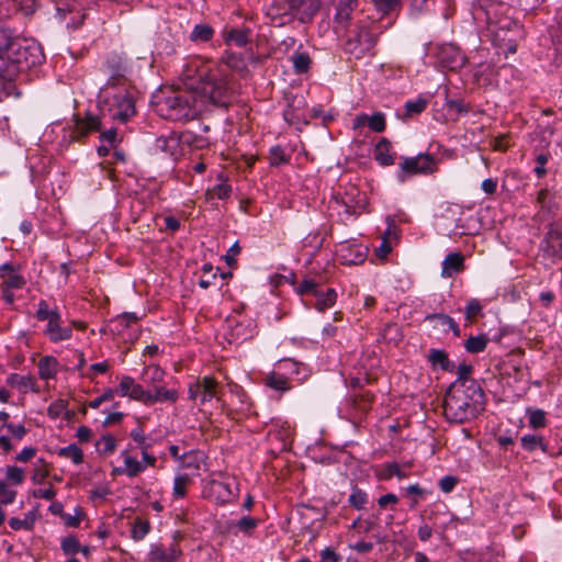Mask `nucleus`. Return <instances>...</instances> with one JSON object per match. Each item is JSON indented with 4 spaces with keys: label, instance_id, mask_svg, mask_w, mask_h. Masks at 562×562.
<instances>
[{
    "label": "nucleus",
    "instance_id": "nucleus-19",
    "mask_svg": "<svg viewBox=\"0 0 562 562\" xmlns=\"http://www.w3.org/2000/svg\"><path fill=\"white\" fill-rule=\"evenodd\" d=\"M263 385L280 393L291 390L290 376L279 366L263 378Z\"/></svg>",
    "mask_w": 562,
    "mask_h": 562
},
{
    "label": "nucleus",
    "instance_id": "nucleus-46",
    "mask_svg": "<svg viewBox=\"0 0 562 562\" xmlns=\"http://www.w3.org/2000/svg\"><path fill=\"white\" fill-rule=\"evenodd\" d=\"M528 424L533 429L543 428L547 425L546 413L539 408H527Z\"/></svg>",
    "mask_w": 562,
    "mask_h": 562
},
{
    "label": "nucleus",
    "instance_id": "nucleus-59",
    "mask_svg": "<svg viewBox=\"0 0 562 562\" xmlns=\"http://www.w3.org/2000/svg\"><path fill=\"white\" fill-rule=\"evenodd\" d=\"M47 414L50 418L56 419L67 414V402L64 400H57L53 402L48 408Z\"/></svg>",
    "mask_w": 562,
    "mask_h": 562
},
{
    "label": "nucleus",
    "instance_id": "nucleus-60",
    "mask_svg": "<svg viewBox=\"0 0 562 562\" xmlns=\"http://www.w3.org/2000/svg\"><path fill=\"white\" fill-rule=\"evenodd\" d=\"M483 310L481 302L477 299H471L465 306L464 313L467 321L471 322L477 317Z\"/></svg>",
    "mask_w": 562,
    "mask_h": 562
},
{
    "label": "nucleus",
    "instance_id": "nucleus-55",
    "mask_svg": "<svg viewBox=\"0 0 562 562\" xmlns=\"http://www.w3.org/2000/svg\"><path fill=\"white\" fill-rule=\"evenodd\" d=\"M99 450L103 454H111L116 449V440L111 435H104L100 438V440L97 443Z\"/></svg>",
    "mask_w": 562,
    "mask_h": 562
},
{
    "label": "nucleus",
    "instance_id": "nucleus-6",
    "mask_svg": "<svg viewBox=\"0 0 562 562\" xmlns=\"http://www.w3.org/2000/svg\"><path fill=\"white\" fill-rule=\"evenodd\" d=\"M35 317L40 322H46L43 334L52 342H60L72 337V329L69 326H63L61 315L57 307H50L48 302L40 300Z\"/></svg>",
    "mask_w": 562,
    "mask_h": 562
},
{
    "label": "nucleus",
    "instance_id": "nucleus-1",
    "mask_svg": "<svg viewBox=\"0 0 562 562\" xmlns=\"http://www.w3.org/2000/svg\"><path fill=\"white\" fill-rule=\"evenodd\" d=\"M485 408V394L477 382H453L445 395L443 412L449 422L462 424Z\"/></svg>",
    "mask_w": 562,
    "mask_h": 562
},
{
    "label": "nucleus",
    "instance_id": "nucleus-5",
    "mask_svg": "<svg viewBox=\"0 0 562 562\" xmlns=\"http://www.w3.org/2000/svg\"><path fill=\"white\" fill-rule=\"evenodd\" d=\"M202 111L199 100L190 92H176L158 105L160 115L170 121H189Z\"/></svg>",
    "mask_w": 562,
    "mask_h": 562
},
{
    "label": "nucleus",
    "instance_id": "nucleus-15",
    "mask_svg": "<svg viewBox=\"0 0 562 562\" xmlns=\"http://www.w3.org/2000/svg\"><path fill=\"white\" fill-rule=\"evenodd\" d=\"M123 464L115 467L112 470V475H126L127 477H135L143 473L147 467H149L144 460L138 461L136 457L130 453L128 449H125L120 454Z\"/></svg>",
    "mask_w": 562,
    "mask_h": 562
},
{
    "label": "nucleus",
    "instance_id": "nucleus-47",
    "mask_svg": "<svg viewBox=\"0 0 562 562\" xmlns=\"http://www.w3.org/2000/svg\"><path fill=\"white\" fill-rule=\"evenodd\" d=\"M58 454L66 459H70L75 464H80L83 461V452L75 443L60 448Z\"/></svg>",
    "mask_w": 562,
    "mask_h": 562
},
{
    "label": "nucleus",
    "instance_id": "nucleus-58",
    "mask_svg": "<svg viewBox=\"0 0 562 562\" xmlns=\"http://www.w3.org/2000/svg\"><path fill=\"white\" fill-rule=\"evenodd\" d=\"M16 492L9 487L8 483L0 480V505L12 504L15 499Z\"/></svg>",
    "mask_w": 562,
    "mask_h": 562
},
{
    "label": "nucleus",
    "instance_id": "nucleus-8",
    "mask_svg": "<svg viewBox=\"0 0 562 562\" xmlns=\"http://www.w3.org/2000/svg\"><path fill=\"white\" fill-rule=\"evenodd\" d=\"M438 169V159L427 153L414 157H403L397 172V180L405 182L408 177L416 175H432Z\"/></svg>",
    "mask_w": 562,
    "mask_h": 562
},
{
    "label": "nucleus",
    "instance_id": "nucleus-40",
    "mask_svg": "<svg viewBox=\"0 0 562 562\" xmlns=\"http://www.w3.org/2000/svg\"><path fill=\"white\" fill-rule=\"evenodd\" d=\"M101 127V122L98 116L88 114L85 119L78 120L76 124V128L81 136H85L94 131H99Z\"/></svg>",
    "mask_w": 562,
    "mask_h": 562
},
{
    "label": "nucleus",
    "instance_id": "nucleus-3",
    "mask_svg": "<svg viewBox=\"0 0 562 562\" xmlns=\"http://www.w3.org/2000/svg\"><path fill=\"white\" fill-rule=\"evenodd\" d=\"M44 54L38 43L15 36L5 60H0V78L14 80L20 74L41 65Z\"/></svg>",
    "mask_w": 562,
    "mask_h": 562
},
{
    "label": "nucleus",
    "instance_id": "nucleus-22",
    "mask_svg": "<svg viewBox=\"0 0 562 562\" xmlns=\"http://www.w3.org/2000/svg\"><path fill=\"white\" fill-rule=\"evenodd\" d=\"M180 148V139L176 135L159 136L154 143V150L168 157H176L179 155Z\"/></svg>",
    "mask_w": 562,
    "mask_h": 562
},
{
    "label": "nucleus",
    "instance_id": "nucleus-56",
    "mask_svg": "<svg viewBox=\"0 0 562 562\" xmlns=\"http://www.w3.org/2000/svg\"><path fill=\"white\" fill-rule=\"evenodd\" d=\"M368 126L375 133H382L386 127L384 114L376 112L370 115L368 119Z\"/></svg>",
    "mask_w": 562,
    "mask_h": 562
},
{
    "label": "nucleus",
    "instance_id": "nucleus-27",
    "mask_svg": "<svg viewBox=\"0 0 562 562\" xmlns=\"http://www.w3.org/2000/svg\"><path fill=\"white\" fill-rule=\"evenodd\" d=\"M0 274L3 279V286L8 289H22L25 284L24 278L16 272L11 263H3L0 267Z\"/></svg>",
    "mask_w": 562,
    "mask_h": 562
},
{
    "label": "nucleus",
    "instance_id": "nucleus-43",
    "mask_svg": "<svg viewBox=\"0 0 562 562\" xmlns=\"http://www.w3.org/2000/svg\"><path fill=\"white\" fill-rule=\"evenodd\" d=\"M291 61L293 66V70L295 74H304L310 69L311 66V57L305 52H294V54L291 56Z\"/></svg>",
    "mask_w": 562,
    "mask_h": 562
},
{
    "label": "nucleus",
    "instance_id": "nucleus-64",
    "mask_svg": "<svg viewBox=\"0 0 562 562\" xmlns=\"http://www.w3.org/2000/svg\"><path fill=\"white\" fill-rule=\"evenodd\" d=\"M13 2L24 15L33 14L37 8L36 0H13Z\"/></svg>",
    "mask_w": 562,
    "mask_h": 562
},
{
    "label": "nucleus",
    "instance_id": "nucleus-28",
    "mask_svg": "<svg viewBox=\"0 0 562 562\" xmlns=\"http://www.w3.org/2000/svg\"><path fill=\"white\" fill-rule=\"evenodd\" d=\"M280 371L286 372L290 380L296 376L297 381H303L307 378V369L303 363H300L293 359H283L279 361Z\"/></svg>",
    "mask_w": 562,
    "mask_h": 562
},
{
    "label": "nucleus",
    "instance_id": "nucleus-52",
    "mask_svg": "<svg viewBox=\"0 0 562 562\" xmlns=\"http://www.w3.org/2000/svg\"><path fill=\"white\" fill-rule=\"evenodd\" d=\"M9 526L13 530H31L34 526V517L29 513L24 519L18 517H11L9 519Z\"/></svg>",
    "mask_w": 562,
    "mask_h": 562
},
{
    "label": "nucleus",
    "instance_id": "nucleus-13",
    "mask_svg": "<svg viewBox=\"0 0 562 562\" xmlns=\"http://www.w3.org/2000/svg\"><path fill=\"white\" fill-rule=\"evenodd\" d=\"M437 61L443 68L457 70L464 65L465 57L456 45L445 44L438 49Z\"/></svg>",
    "mask_w": 562,
    "mask_h": 562
},
{
    "label": "nucleus",
    "instance_id": "nucleus-30",
    "mask_svg": "<svg viewBox=\"0 0 562 562\" xmlns=\"http://www.w3.org/2000/svg\"><path fill=\"white\" fill-rule=\"evenodd\" d=\"M5 383L16 389L22 393H26L29 390L35 391V379L31 375H22L18 373H11L8 375Z\"/></svg>",
    "mask_w": 562,
    "mask_h": 562
},
{
    "label": "nucleus",
    "instance_id": "nucleus-23",
    "mask_svg": "<svg viewBox=\"0 0 562 562\" xmlns=\"http://www.w3.org/2000/svg\"><path fill=\"white\" fill-rule=\"evenodd\" d=\"M249 33L250 31L247 27H225L222 31V38L227 46L244 47L249 42Z\"/></svg>",
    "mask_w": 562,
    "mask_h": 562
},
{
    "label": "nucleus",
    "instance_id": "nucleus-48",
    "mask_svg": "<svg viewBox=\"0 0 562 562\" xmlns=\"http://www.w3.org/2000/svg\"><path fill=\"white\" fill-rule=\"evenodd\" d=\"M190 483L188 474H179L173 480L172 496L175 498H183L187 494V487Z\"/></svg>",
    "mask_w": 562,
    "mask_h": 562
},
{
    "label": "nucleus",
    "instance_id": "nucleus-21",
    "mask_svg": "<svg viewBox=\"0 0 562 562\" xmlns=\"http://www.w3.org/2000/svg\"><path fill=\"white\" fill-rule=\"evenodd\" d=\"M130 437L137 443V447L140 449L142 459L149 465L155 467L156 457L149 453V449L151 447L150 442H148L147 437L142 427H136L131 430Z\"/></svg>",
    "mask_w": 562,
    "mask_h": 562
},
{
    "label": "nucleus",
    "instance_id": "nucleus-35",
    "mask_svg": "<svg viewBox=\"0 0 562 562\" xmlns=\"http://www.w3.org/2000/svg\"><path fill=\"white\" fill-rule=\"evenodd\" d=\"M520 445L524 450L528 452H533L540 449L542 452L548 451V442L544 440L542 436L526 434L520 438Z\"/></svg>",
    "mask_w": 562,
    "mask_h": 562
},
{
    "label": "nucleus",
    "instance_id": "nucleus-50",
    "mask_svg": "<svg viewBox=\"0 0 562 562\" xmlns=\"http://www.w3.org/2000/svg\"><path fill=\"white\" fill-rule=\"evenodd\" d=\"M149 530L150 525L148 520L136 519L133 524L131 535L135 541H139L146 537Z\"/></svg>",
    "mask_w": 562,
    "mask_h": 562
},
{
    "label": "nucleus",
    "instance_id": "nucleus-63",
    "mask_svg": "<svg viewBox=\"0 0 562 562\" xmlns=\"http://www.w3.org/2000/svg\"><path fill=\"white\" fill-rule=\"evenodd\" d=\"M135 384V381L132 376L124 375L121 379V382L115 391V395L120 396H130L133 385Z\"/></svg>",
    "mask_w": 562,
    "mask_h": 562
},
{
    "label": "nucleus",
    "instance_id": "nucleus-37",
    "mask_svg": "<svg viewBox=\"0 0 562 562\" xmlns=\"http://www.w3.org/2000/svg\"><path fill=\"white\" fill-rule=\"evenodd\" d=\"M218 179L221 182L206 191L205 195L207 201H211L215 198L220 200L229 198L232 193V187L226 182V179H224L222 173L218 176Z\"/></svg>",
    "mask_w": 562,
    "mask_h": 562
},
{
    "label": "nucleus",
    "instance_id": "nucleus-44",
    "mask_svg": "<svg viewBox=\"0 0 562 562\" xmlns=\"http://www.w3.org/2000/svg\"><path fill=\"white\" fill-rule=\"evenodd\" d=\"M488 338L484 334L471 336L465 340L464 348L470 353H480L485 350Z\"/></svg>",
    "mask_w": 562,
    "mask_h": 562
},
{
    "label": "nucleus",
    "instance_id": "nucleus-38",
    "mask_svg": "<svg viewBox=\"0 0 562 562\" xmlns=\"http://www.w3.org/2000/svg\"><path fill=\"white\" fill-rule=\"evenodd\" d=\"M314 296L316 299L315 307L319 312H324L334 306L337 300V293L331 288H328L326 292L318 290Z\"/></svg>",
    "mask_w": 562,
    "mask_h": 562
},
{
    "label": "nucleus",
    "instance_id": "nucleus-12",
    "mask_svg": "<svg viewBox=\"0 0 562 562\" xmlns=\"http://www.w3.org/2000/svg\"><path fill=\"white\" fill-rule=\"evenodd\" d=\"M290 0H273L266 10V16L276 27L284 26L294 20Z\"/></svg>",
    "mask_w": 562,
    "mask_h": 562
},
{
    "label": "nucleus",
    "instance_id": "nucleus-29",
    "mask_svg": "<svg viewBox=\"0 0 562 562\" xmlns=\"http://www.w3.org/2000/svg\"><path fill=\"white\" fill-rule=\"evenodd\" d=\"M179 397V393L176 389H165L160 384L153 386L150 390V405L156 403H176Z\"/></svg>",
    "mask_w": 562,
    "mask_h": 562
},
{
    "label": "nucleus",
    "instance_id": "nucleus-45",
    "mask_svg": "<svg viewBox=\"0 0 562 562\" xmlns=\"http://www.w3.org/2000/svg\"><path fill=\"white\" fill-rule=\"evenodd\" d=\"M222 61L229 69H234L237 71H243L246 69L245 60L240 54H236L233 52H225L222 57Z\"/></svg>",
    "mask_w": 562,
    "mask_h": 562
},
{
    "label": "nucleus",
    "instance_id": "nucleus-4",
    "mask_svg": "<svg viewBox=\"0 0 562 562\" xmlns=\"http://www.w3.org/2000/svg\"><path fill=\"white\" fill-rule=\"evenodd\" d=\"M100 110L110 119L126 122L136 112L133 93L127 86H104L99 94Z\"/></svg>",
    "mask_w": 562,
    "mask_h": 562
},
{
    "label": "nucleus",
    "instance_id": "nucleus-25",
    "mask_svg": "<svg viewBox=\"0 0 562 562\" xmlns=\"http://www.w3.org/2000/svg\"><path fill=\"white\" fill-rule=\"evenodd\" d=\"M375 161L382 166H392L395 161V153L392 150V144L389 139L382 138L373 150Z\"/></svg>",
    "mask_w": 562,
    "mask_h": 562
},
{
    "label": "nucleus",
    "instance_id": "nucleus-14",
    "mask_svg": "<svg viewBox=\"0 0 562 562\" xmlns=\"http://www.w3.org/2000/svg\"><path fill=\"white\" fill-rule=\"evenodd\" d=\"M358 7V0H340L336 14H335V23L337 31H344L349 27H352L356 22V10Z\"/></svg>",
    "mask_w": 562,
    "mask_h": 562
},
{
    "label": "nucleus",
    "instance_id": "nucleus-11",
    "mask_svg": "<svg viewBox=\"0 0 562 562\" xmlns=\"http://www.w3.org/2000/svg\"><path fill=\"white\" fill-rule=\"evenodd\" d=\"M286 106L283 110V119L290 125L306 124V100L302 94H285Z\"/></svg>",
    "mask_w": 562,
    "mask_h": 562
},
{
    "label": "nucleus",
    "instance_id": "nucleus-62",
    "mask_svg": "<svg viewBox=\"0 0 562 562\" xmlns=\"http://www.w3.org/2000/svg\"><path fill=\"white\" fill-rule=\"evenodd\" d=\"M460 482L459 477L454 475H445L441 477L438 482V486L441 490L442 493H451L458 483Z\"/></svg>",
    "mask_w": 562,
    "mask_h": 562
},
{
    "label": "nucleus",
    "instance_id": "nucleus-54",
    "mask_svg": "<svg viewBox=\"0 0 562 562\" xmlns=\"http://www.w3.org/2000/svg\"><path fill=\"white\" fill-rule=\"evenodd\" d=\"M61 550L67 555H75L80 551V543L74 536L65 537L60 543Z\"/></svg>",
    "mask_w": 562,
    "mask_h": 562
},
{
    "label": "nucleus",
    "instance_id": "nucleus-33",
    "mask_svg": "<svg viewBox=\"0 0 562 562\" xmlns=\"http://www.w3.org/2000/svg\"><path fill=\"white\" fill-rule=\"evenodd\" d=\"M137 321H138V317L135 313L125 312L110 321L109 329L113 334L121 335L125 328L130 327L132 324L136 323Z\"/></svg>",
    "mask_w": 562,
    "mask_h": 562
},
{
    "label": "nucleus",
    "instance_id": "nucleus-2",
    "mask_svg": "<svg viewBox=\"0 0 562 562\" xmlns=\"http://www.w3.org/2000/svg\"><path fill=\"white\" fill-rule=\"evenodd\" d=\"M194 74L190 68L187 69V78L193 79L196 75V86L199 104L212 103L218 106H227L233 92L232 76L227 68L223 66H194Z\"/></svg>",
    "mask_w": 562,
    "mask_h": 562
},
{
    "label": "nucleus",
    "instance_id": "nucleus-49",
    "mask_svg": "<svg viewBox=\"0 0 562 562\" xmlns=\"http://www.w3.org/2000/svg\"><path fill=\"white\" fill-rule=\"evenodd\" d=\"M14 37L15 35H13L10 30L0 29V60H5Z\"/></svg>",
    "mask_w": 562,
    "mask_h": 562
},
{
    "label": "nucleus",
    "instance_id": "nucleus-39",
    "mask_svg": "<svg viewBox=\"0 0 562 562\" xmlns=\"http://www.w3.org/2000/svg\"><path fill=\"white\" fill-rule=\"evenodd\" d=\"M165 371L158 364H150L144 368L142 372L143 381L151 386L160 384L164 381Z\"/></svg>",
    "mask_w": 562,
    "mask_h": 562
},
{
    "label": "nucleus",
    "instance_id": "nucleus-16",
    "mask_svg": "<svg viewBox=\"0 0 562 562\" xmlns=\"http://www.w3.org/2000/svg\"><path fill=\"white\" fill-rule=\"evenodd\" d=\"M109 79L105 86H127L126 74L128 66L126 60L119 56L112 57L106 63Z\"/></svg>",
    "mask_w": 562,
    "mask_h": 562
},
{
    "label": "nucleus",
    "instance_id": "nucleus-10",
    "mask_svg": "<svg viewBox=\"0 0 562 562\" xmlns=\"http://www.w3.org/2000/svg\"><path fill=\"white\" fill-rule=\"evenodd\" d=\"M428 520L436 531L445 532L450 529H457L461 519L451 513L445 503L431 505L428 513Z\"/></svg>",
    "mask_w": 562,
    "mask_h": 562
},
{
    "label": "nucleus",
    "instance_id": "nucleus-9",
    "mask_svg": "<svg viewBox=\"0 0 562 562\" xmlns=\"http://www.w3.org/2000/svg\"><path fill=\"white\" fill-rule=\"evenodd\" d=\"M188 394L190 400L199 401L201 405L212 398L220 401L218 382L211 375H204L189 384Z\"/></svg>",
    "mask_w": 562,
    "mask_h": 562
},
{
    "label": "nucleus",
    "instance_id": "nucleus-17",
    "mask_svg": "<svg viewBox=\"0 0 562 562\" xmlns=\"http://www.w3.org/2000/svg\"><path fill=\"white\" fill-rule=\"evenodd\" d=\"M294 20L310 22L321 8V0H290Z\"/></svg>",
    "mask_w": 562,
    "mask_h": 562
},
{
    "label": "nucleus",
    "instance_id": "nucleus-57",
    "mask_svg": "<svg viewBox=\"0 0 562 562\" xmlns=\"http://www.w3.org/2000/svg\"><path fill=\"white\" fill-rule=\"evenodd\" d=\"M5 476L11 483L20 485L24 482L25 473L24 470L19 467L9 465L5 469Z\"/></svg>",
    "mask_w": 562,
    "mask_h": 562
},
{
    "label": "nucleus",
    "instance_id": "nucleus-51",
    "mask_svg": "<svg viewBox=\"0 0 562 562\" xmlns=\"http://www.w3.org/2000/svg\"><path fill=\"white\" fill-rule=\"evenodd\" d=\"M548 248L553 256L562 258V234L550 232L548 235Z\"/></svg>",
    "mask_w": 562,
    "mask_h": 562
},
{
    "label": "nucleus",
    "instance_id": "nucleus-24",
    "mask_svg": "<svg viewBox=\"0 0 562 562\" xmlns=\"http://www.w3.org/2000/svg\"><path fill=\"white\" fill-rule=\"evenodd\" d=\"M464 269V257L461 252L448 254L441 263V277L451 278Z\"/></svg>",
    "mask_w": 562,
    "mask_h": 562
},
{
    "label": "nucleus",
    "instance_id": "nucleus-32",
    "mask_svg": "<svg viewBox=\"0 0 562 562\" xmlns=\"http://www.w3.org/2000/svg\"><path fill=\"white\" fill-rule=\"evenodd\" d=\"M427 105H428V99L423 95H418L415 99L407 100L403 106L404 113L402 114V119L407 120L415 115L420 114L422 112H424L426 110Z\"/></svg>",
    "mask_w": 562,
    "mask_h": 562
},
{
    "label": "nucleus",
    "instance_id": "nucleus-31",
    "mask_svg": "<svg viewBox=\"0 0 562 562\" xmlns=\"http://www.w3.org/2000/svg\"><path fill=\"white\" fill-rule=\"evenodd\" d=\"M38 375L42 380H50L57 375L58 361L53 356L42 357L38 361Z\"/></svg>",
    "mask_w": 562,
    "mask_h": 562
},
{
    "label": "nucleus",
    "instance_id": "nucleus-42",
    "mask_svg": "<svg viewBox=\"0 0 562 562\" xmlns=\"http://www.w3.org/2000/svg\"><path fill=\"white\" fill-rule=\"evenodd\" d=\"M348 503L352 508L357 510L366 509L369 503V495L367 492L355 485L351 488V493L348 497Z\"/></svg>",
    "mask_w": 562,
    "mask_h": 562
},
{
    "label": "nucleus",
    "instance_id": "nucleus-36",
    "mask_svg": "<svg viewBox=\"0 0 562 562\" xmlns=\"http://www.w3.org/2000/svg\"><path fill=\"white\" fill-rule=\"evenodd\" d=\"M214 29L207 23L195 24L189 35V38L193 43H207L214 36Z\"/></svg>",
    "mask_w": 562,
    "mask_h": 562
},
{
    "label": "nucleus",
    "instance_id": "nucleus-7",
    "mask_svg": "<svg viewBox=\"0 0 562 562\" xmlns=\"http://www.w3.org/2000/svg\"><path fill=\"white\" fill-rule=\"evenodd\" d=\"M346 31L348 37L344 45L345 52L356 58H361L375 45V35L368 25L360 23V21H356L355 25Z\"/></svg>",
    "mask_w": 562,
    "mask_h": 562
},
{
    "label": "nucleus",
    "instance_id": "nucleus-34",
    "mask_svg": "<svg viewBox=\"0 0 562 562\" xmlns=\"http://www.w3.org/2000/svg\"><path fill=\"white\" fill-rule=\"evenodd\" d=\"M428 360L434 368H439L443 371H453L454 364L449 360L448 353L441 349H430Z\"/></svg>",
    "mask_w": 562,
    "mask_h": 562
},
{
    "label": "nucleus",
    "instance_id": "nucleus-41",
    "mask_svg": "<svg viewBox=\"0 0 562 562\" xmlns=\"http://www.w3.org/2000/svg\"><path fill=\"white\" fill-rule=\"evenodd\" d=\"M337 252L342 259L344 263L347 265H358L361 263L366 258V251L363 249H357L355 255L351 256V250L347 244L340 245Z\"/></svg>",
    "mask_w": 562,
    "mask_h": 562
},
{
    "label": "nucleus",
    "instance_id": "nucleus-20",
    "mask_svg": "<svg viewBox=\"0 0 562 562\" xmlns=\"http://www.w3.org/2000/svg\"><path fill=\"white\" fill-rule=\"evenodd\" d=\"M181 555V550L177 544L166 548L164 546H153L148 554L149 562H176Z\"/></svg>",
    "mask_w": 562,
    "mask_h": 562
},
{
    "label": "nucleus",
    "instance_id": "nucleus-61",
    "mask_svg": "<svg viewBox=\"0 0 562 562\" xmlns=\"http://www.w3.org/2000/svg\"><path fill=\"white\" fill-rule=\"evenodd\" d=\"M289 161V157L285 155L283 148L279 145L270 148V165L280 166Z\"/></svg>",
    "mask_w": 562,
    "mask_h": 562
},
{
    "label": "nucleus",
    "instance_id": "nucleus-18",
    "mask_svg": "<svg viewBox=\"0 0 562 562\" xmlns=\"http://www.w3.org/2000/svg\"><path fill=\"white\" fill-rule=\"evenodd\" d=\"M373 394L369 391H361L349 398L351 418H362L371 408Z\"/></svg>",
    "mask_w": 562,
    "mask_h": 562
},
{
    "label": "nucleus",
    "instance_id": "nucleus-53",
    "mask_svg": "<svg viewBox=\"0 0 562 562\" xmlns=\"http://www.w3.org/2000/svg\"><path fill=\"white\" fill-rule=\"evenodd\" d=\"M130 397L145 405H150V390H145L140 384L135 383L133 385Z\"/></svg>",
    "mask_w": 562,
    "mask_h": 562
},
{
    "label": "nucleus",
    "instance_id": "nucleus-26",
    "mask_svg": "<svg viewBox=\"0 0 562 562\" xmlns=\"http://www.w3.org/2000/svg\"><path fill=\"white\" fill-rule=\"evenodd\" d=\"M259 520L251 516H243L238 520H231L226 524V530L229 533L237 535L241 532L246 536H250L257 528Z\"/></svg>",
    "mask_w": 562,
    "mask_h": 562
}]
</instances>
